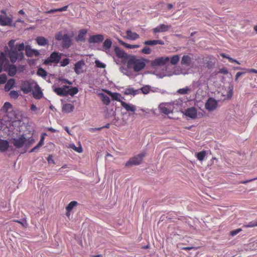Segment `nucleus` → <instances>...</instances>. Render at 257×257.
Here are the masks:
<instances>
[{"instance_id": "obj_1", "label": "nucleus", "mask_w": 257, "mask_h": 257, "mask_svg": "<svg viewBox=\"0 0 257 257\" xmlns=\"http://www.w3.org/2000/svg\"><path fill=\"white\" fill-rule=\"evenodd\" d=\"M148 61V60L144 58L131 56L128 59L127 67L129 69H133L135 72H138L145 68Z\"/></svg>"}, {"instance_id": "obj_2", "label": "nucleus", "mask_w": 257, "mask_h": 257, "mask_svg": "<svg viewBox=\"0 0 257 257\" xmlns=\"http://www.w3.org/2000/svg\"><path fill=\"white\" fill-rule=\"evenodd\" d=\"M15 40H11L8 43L11 50L9 53V57L12 63H15L17 60L22 61L24 58L23 52H18L17 49L14 48Z\"/></svg>"}, {"instance_id": "obj_3", "label": "nucleus", "mask_w": 257, "mask_h": 257, "mask_svg": "<svg viewBox=\"0 0 257 257\" xmlns=\"http://www.w3.org/2000/svg\"><path fill=\"white\" fill-rule=\"evenodd\" d=\"M55 38L57 41H62V46L64 48H69L72 45V39L67 34L63 35L59 32L55 34Z\"/></svg>"}, {"instance_id": "obj_4", "label": "nucleus", "mask_w": 257, "mask_h": 257, "mask_svg": "<svg viewBox=\"0 0 257 257\" xmlns=\"http://www.w3.org/2000/svg\"><path fill=\"white\" fill-rule=\"evenodd\" d=\"M62 55V53L56 51L53 52L51 54L49 58L45 60L44 64L46 65L52 63L58 64L60 62Z\"/></svg>"}, {"instance_id": "obj_5", "label": "nucleus", "mask_w": 257, "mask_h": 257, "mask_svg": "<svg viewBox=\"0 0 257 257\" xmlns=\"http://www.w3.org/2000/svg\"><path fill=\"white\" fill-rule=\"evenodd\" d=\"M11 143L17 149L22 148L26 142V138L24 135H20L15 138H12Z\"/></svg>"}, {"instance_id": "obj_6", "label": "nucleus", "mask_w": 257, "mask_h": 257, "mask_svg": "<svg viewBox=\"0 0 257 257\" xmlns=\"http://www.w3.org/2000/svg\"><path fill=\"white\" fill-rule=\"evenodd\" d=\"M145 153H141L138 155L131 158L129 161L125 163V166L128 167L140 164L142 163L143 158L145 157Z\"/></svg>"}, {"instance_id": "obj_7", "label": "nucleus", "mask_w": 257, "mask_h": 257, "mask_svg": "<svg viewBox=\"0 0 257 257\" xmlns=\"http://www.w3.org/2000/svg\"><path fill=\"white\" fill-rule=\"evenodd\" d=\"M217 105V101L213 98L210 97L205 103V107L208 111H212L216 108Z\"/></svg>"}, {"instance_id": "obj_8", "label": "nucleus", "mask_w": 257, "mask_h": 257, "mask_svg": "<svg viewBox=\"0 0 257 257\" xmlns=\"http://www.w3.org/2000/svg\"><path fill=\"white\" fill-rule=\"evenodd\" d=\"M170 60L169 57H161L155 59L151 62L152 66H161L165 65Z\"/></svg>"}, {"instance_id": "obj_9", "label": "nucleus", "mask_w": 257, "mask_h": 257, "mask_svg": "<svg viewBox=\"0 0 257 257\" xmlns=\"http://www.w3.org/2000/svg\"><path fill=\"white\" fill-rule=\"evenodd\" d=\"M69 87L67 85H63L61 87H56L53 89V91L58 95L61 96L67 95V89Z\"/></svg>"}, {"instance_id": "obj_10", "label": "nucleus", "mask_w": 257, "mask_h": 257, "mask_svg": "<svg viewBox=\"0 0 257 257\" xmlns=\"http://www.w3.org/2000/svg\"><path fill=\"white\" fill-rule=\"evenodd\" d=\"M104 36L101 34H96L90 36L88 39L89 43H99L104 40Z\"/></svg>"}, {"instance_id": "obj_11", "label": "nucleus", "mask_w": 257, "mask_h": 257, "mask_svg": "<svg viewBox=\"0 0 257 257\" xmlns=\"http://www.w3.org/2000/svg\"><path fill=\"white\" fill-rule=\"evenodd\" d=\"M32 89L31 83L29 81H24L21 85V90L25 94L30 93Z\"/></svg>"}, {"instance_id": "obj_12", "label": "nucleus", "mask_w": 257, "mask_h": 257, "mask_svg": "<svg viewBox=\"0 0 257 257\" xmlns=\"http://www.w3.org/2000/svg\"><path fill=\"white\" fill-rule=\"evenodd\" d=\"M171 26L170 25H166L165 24H161L157 27L153 29V32L154 34H157L161 32H165L170 29Z\"/></svg>"}, {"instance_id": "obj_13", "label": "nucleus", "mask_w": 257, "mask_h": 257, "mask_svg": "<svg viewBox=\"0 0 257 257\" xmlns=\"http://www.w3.org/2000/svg\"><path fill=\"white\" fill-rule=\"evenodd\" d=\"M85 65L84 61L82 60L77 62L74 64V70L77 74L83 73V67Z\"/></svg>"}, {"instance_id": "obj_14", "label": "nucleus", "mask_w": 257, "mask_h": 257, "mask_svg": "<svg viewBox=\"0 0 257 257\" xmlns=\"http://www.w3.org/2000/svg\"><path fill=\"white\" fill-rule=\"evenodd\" d=\"M26 54L28 57H31L33 56H38L40 55L39 51L35 49H32L30 46L27 45L25 47Z\"/></svg>"}, {"instance_id": "obj_15", "label": "nucleus", "mask_w": 257, "mask_h": 257, "mask_svg": "<svg viewBox=\"0 0 257 257\" xmlns=\"http://www.w3.org/2000/svg\"><path fill=\"white\" fill-rule=\"evenodd\" d=\"M12 19L9 17L0 15V25L2 26H11Z\"/></svg>"}, {"instance_id": "obj_16", "label": "nucleus", "mask_w": 257, "mask_h": 257, "mask_svg": "<svg viewBox=\"0 0 257 257\" xmlns=\"http://www.w3.org/2000/svg\"><path fill=\"white\" fill-rule=\"evenodd\" d=\"M114 52L116 56L119 58L126 59L127 58V55L121 48L115 47L114 48Z\"/></svg>"}, {"instance_id": "obj_17", "label": "nucleus", "mask_w": 257, "mask_h": 257, "mask_svg": "<svg viewBox=\"0 0 257 257\" xmlns=\"http://www.w3.org/2000/svg\"><path fill=\"white\" fill-rule=\"evenodd\" d=\"M192 62V58L188 55H184L181 59V64L182 66L189 67L190 66Z\"/></svg>"}, {"instance_id": "obj_18", "label": "nucleus", "mask_w": 257, "mask_h": 257, "mask_svg": "<svg viewBox=\"0 0 257 257\" xmlns=\"http://www.w3.org/2000/svg\"><path fill=\"white\" fill-rule=\"evenodd\" d=\"M33 97L35 99H39L43 95V93L41 90V88L38 84H36L34 87V90L33 91Z\"/></svg>"}, {"instance_id": "obj_19", "label": "nucleus", "mask_w": 257, "mask_h": 257, "mask_svg": "<svg viewBox=\"0 0 257 257\" xmlns=\"http://www.w3.org/2000/svg\"><path fill=\"white\" fill-rule=\"evenodd\" d=\"M87 32L88 31L86 29L80 30L79 31L78 36L76 38V41L77 42H84L85 40V36L87 33Z\"/></svg>"}, {"instance_id": "obj_20", "label": "nucleus", "mask_w": 257, "mask_h": 257, "mask_svg": "<svg viewBox=\"0 0 257 257\" xmlns=\"http://www.w3.org/2000/svg\"><path fill=\"white\" fill-rule=\"evenodd\" d=\"M105 92L111 97L112 99L113 100H116L117 101H119L121 103V101H122L121 100V98H123V97L121 96V94L120 93L114 92L112 93L111 91L109 90H106Z\"/></svg>"}, {"instance_id": "obj_21", "label": "nucleus", "mask_w": 257, "mask_h": 257, "mask_svg": "<svg viewBox=\"0 0 257 257\" xmlns=\"http://www.w3.org/2000/svg\"><path fill=\"white\" fill-rule=\"evenodd\" d=\"M144 44L146 46H153L156 45H164V42L162 40H148L144 42Z\"/></svg>"}, {"instance_id": "obj_22", "label": "nucleus", "mask_w": 257, "mask_h": 257, "mask_svg": "<svg viewBox=\"0 0 257 257\" xmlns=\"http://www.w3.org/2000/svg\"><path fill=\"white\" fill-rule=\"evenodd\" d=\"M9 147V142L7 140L0 139V152H6Z\"/></svg>"}, {"instance_id": "obj_23", "label": "nucleus", "mask_w": 257, "mask_h": 257, "mask_svg": "<svg viewBox=\"0 0 257 257\" xmlns=\"http://www.w3.org/2000/svg\"><path fill=\"white\" fill-rule=\"evenodd\" d=\"M185 115L191 118H194L197 116V111L194 107L188 108L185 112Z\"/></svg>"}, {"instance_id": "obj_24", "label": "nucleus", "mask_w": 257, "mask_h": 257, "mask_svg": "<svg viewBox=\"0 0 257 257\" xmlns=\"http://www.w3.org/2000/svg\"><path fill=\"white\" fill-rule=\"evenodd\" d=\"M126 36L125 38L131 40H135L139 38L140 36L137 33H133L132 31L128 30L126 32Z\"/></svg>"}, {"instance_id": "obj_25", "label": "nucleus", "mask_w": 257, "mask_h": 257, "mask_svg": "<svg viewBox=\"0 0 257 257\" xmlns=\"http://www.w3.org/2000/svg\"><path fill=\"white\" fill-rule=\"evenodd\" d=\"M74 109V106L73 105L70 103L64 104L62 108L63 112L65 113H70L72 112Z\"/></svg>"}, {"instance_id": "obj_26", "label": "nucleus", "mask_w": 257, "mask_h": 257, "mask_svg": "<svg viewBox=\"0 0 257 257\" xmlns=\"http://www.w3.org/2000/svg\"><path fill=\"white\" fill-rule=\"evenodd\" d=\"M121 105L123 108L128 111L134 112L136 109L135 105L127 103L124 101H121Z\"/></svg>"}, {"instance_id": "obj_27", "label": "nucleus", "mask_w": 257, "mask_h": 257, "mask_svg": "<svg viewBox=\"0 0 257 257\" xmlns=\"http://www.w3.org/2000/svg\"><path fill=\"white\" fill-rule=\"evenodd\" d=\"M36 40L40 46H44L48 44V41L43 37H38L36 38Z\"/></svg>"}, {"instance_id": "obj_28", "label": "nucleus", "mask_w": 257, "mask_h": 257, "mask_svg": "<svg viewBox=\"0 0 257 257\" xmlns=\"http://www.w3.org/2000/svg\"><path fill=\"white\" fill-rule=\"evenodd\" d=\"M112 46V41L110 39H106L103 43V48L104 51L106 52Z\"/></svg>"}, {"instance_id": "obj_29", "label": "nucleus", "mask_w": 257, "mask_h": 257, "mask_svg": "<svg viewBox=\"0 0 257 257\" xmlns=\"http://www.w3.org/2000/svg\"><path fill=\"white\" fill-rule=\"evenodd\" d=\"M15 83L14 79H11L8 80L5 86V89L6 91H9L14 85Z\"/></svg>"}, {"instance_id": "obj_30", "label": "nucleus", "mask_w": 257, "mask_h": 257, "mask_svg": "<svg viewBox=\"0 0 257 257\" xmlns=\"http://www.w3.org/2000/svg\"><path fill=\"white\" fill-rule=\"evenodd\" d=\"M159 108L162 113L165 114H169L172 111L169 108H168L166 104H161L159 106Z\"/></svg>"}, {"instance_id": "obj_31", "label": "nucleus", "mask_w": 257, "mask_h": 257, "mask_svg": "<svg viewBox=\"0 0 257 257\" xmlns=\"http://www.w3.org/2000/svg\"><path fill=\"white\" fill-rule=\"evenodd\" d=\"M100 95L101 100L104 104L108 105L110 104V99L108 96L104 94L103 93L100 94Z\"/></svg>"}, {"instance_id": "obj_32", "label": "nucleus", "mask_w": 257, "mask_h": 257, "mask_svg": "<svg viewBox=\"0 0 257 257\" xmlns=\"http://www.w3.org/2000/svg\"><path fill=\"white\" fill-rule=\"evenodd\" d=\"M180 58V56L179 55L173 56L169 60L170 61V63L172 65H176L179 61Z\"/></svg>"}, {"instance_id": "obj_33", "label": "nucleus", "mask_w": 257, "mask_h": 257, "mask_svg": "<svg viewBox=\"0 0 257 257\" xmlns=\"http://www.w3.org/2000/svg\"><path fill=\"white\" fill-rule=\"evenodd\" d=\"M191 89L190 87L186 86L185 88H180L177 90V92L182 95L187 94L189 93Z\"/></svg>"}, {"instance_id": "obj_34", "label": "nucleus", "mask_w": 257, "mask_h": 257, "mask_svg": "<svg viewBox=\"0 0 257 257\" xmlns=\"http://www.w3.org/2000/svg\"><path fill=\"white\" fill-rule=\"evenodd\" d=\"M68 7V6H65L61 8L51 9V10L48 11L47 13L50 14V13H54L57 12L66 11L67 10Z\"/></svg>"}, {"instance_id": "obj_35", "label": "nucleus", "mask_w": 257, "mask_h": 257, "mask_svg": "<svg viewBox=\"0 0 257 257\" xmlns=\"http://www.w3.org/2000/svg\"><path fill=\"white\" fill-rule=\"evenodd\" d=\"M37 74L43 78H45L47 75V72L43 68H39L37 70Z\"/></svg>"}, {"instance_id": "obj_36", "label": "nucleus", "mask_w": 257, "mask_h": 257, "mask_svg": "<svg viewBox=\"0 0 257 257\" xmlns=\"http://www.w3.org/2000/svg\"><path fill=\"white\" fill-rule=\"evenodd\" d=\"M67 95L73 96L78 92V89L76 87H72L71 88H68L67 89Z\"/></svg>"}, {"instance_id": "obj_37", "label": "nucleus", "mask_w": 257, "mask_h": 257, "mask_svg": "<svg viewBox=\"0 0 257 257\" xmlns=\"http://www.w3.org/2000/svg\"><path fill=\"white\" fill-rule=\"evenodd\" d=\"M220 56L221 57H222L223 58H226L227 59L229 62H234V63H235L238 65H239L240 63L238 61H237L235 59H234L232 58H231L230 57H229L228 55H226L224 53H221L220 54Z\"/></svg>"}, {"instance_id": "obj_38", "label": "nucleus", "mask_w": 257, "mask_h": 257, "mask_svg": "<svg viewBox=\"0 0 257 257\" xmlns=\"http://www.w3.org/2000/svg\"><path fill=\"white\" fill-rule=\"evenodd\" d=\"M77 204L78 203L75 201L70 202L66 207L67 212H70Z\"/></svg>"}, {"instance_id": "obj_39", "label": "nucleus", "mask_w": 257, "mask_h": 257, "mask_svg": "<svg viewBox=\"0 0 257 257\" xmlns=\"http://www.w3.org/2000/svg\"><path fill=\"white\" fill-rule=\"evenodd\" d=\"M206 152L204 151H201L198 153L196 155V157L198 160L202 161L204 159L206 156Z\"/></svg>"}, {"instance_id": "obj_40", "label": "nucleus", "mask_w": 257, "mask_h": 257, "mask_svg": "<svg viewBox=\"0 0 257 257\" xmlns=\"http://www.w3.org/2000/svg\"><path fill=\"white\" fill-rule=\"evenodd\" d=\"M121 44L125 48L128 49L138 48L140 47L139 45H131L123 42H122Z\"/></svg>"}, {"instance_id": "obj_41", "label": "nucleus", "mask_w": 257, "mask_h": 257, "mask_svg": "<svg viewBox=\"0 0 257 257\" xmlns=\"http://www.w3.org/2000/svg\"><path fill=\"white\" fill-rule=\"evenodd\" d=\"M124 94L125 95H136V91L133 88H126L124 91Z\"/></svg>"}, {"instance_id": "obj_42", "label": "nucleus", "mask_w": 257, "mask_h": 257, "mask_svg": "<svg viewBox=\"0 0 257 257\" xmlns=\"http://www.w3.org/2000/svg\"><path fill=\"white\" fill-rule=\"evenodd\" d=\"M141 90L143 93L147 94L149 93L151 90V87L149 85H146L145 86L142 87Z\"/></svg>"}, {"instance_id": "obj_43", "label": "nucleus", "mask_w": 257, "mask_h": 257, "mask_svg": "<svg viewBox=\"0 0 257 257\" xmlns=\"http://www.w3.org/2000/svg\"><path fill=\"white\" fill-rule=\"evenodd\" d=\"M12 107V104L9 102H6L4 103V104L3 105V109L4 111H7L9 109H10Z\"/></svg>"}, {"instance_id": "obj_44", "label": "nucleus", "mask_w": 257, "mask_h": 257, "mask_svg": "<svg viewBox=\"0 0 257 257\" xmlns=\"http://www.w3.org/2000/svg\"><path fill=\"white\" fill-rule=\"evenodd\" d=\"M141 52L145 54H150L152 51L149 47L146 46L141 50Z\"/></svg>"}, {"instance_id": "obj_45", "label": "nucleus", "mask_w": 257, "mask_h": 257, "mask_svg": "<svg viewBox=\"0 0 257 257\" xmlns=\"http://www.w3.org/2000/svg\"><path fill=\"white\" fill-rule=\"evenodd\" d=\"M10 96L11 98L17 99L19 96L18 92L17 91L12 90L11 91L10 93Z\"/></svg>"}, {"instance_id": "obj_46", "label": "nucleus", "mask_w": 257, "mask_h": 257, "mask_svg": "<svg viewBox=\"0 0 257 257\" xmlns=\"http://www.w3.org/2000/svg\"><path fill=\"white\" fill-rule=\"evenodd\" d=\"M70 62V60L68 58L63 59L61 61H60V65L62 67H65L67 66Z\"/></svg>"}, {"instance_id": "obj_47", "label": "nucleus", "mask_w": 257, "mask_h": 257, "mask_svg": "<svg viewBox=\"0 0 257 257\" xmlns=\"http://www.w3.org/2000/svg\"><path fill=\"white\" fill-rule=\"evenodd\" d=\"M25 45L23 43L17 45L16 47L15 48L17 49L18 52H22V51L24 50L25 49Z\"/></svg>"}, {"instance_id": "obj_48", "label": "nucleus", "mask_w": 257, "mask_h": 257, "mask_svg": "<svg viewBox=\"0 0 257 257\" xmlns=\"http://www.w3.org/2000/svg\"><path fill=\"white\" fill-rule=\"evenodd\" d=\"M255 226H257V221H251L249 222L247 224L244 225V227L246 228L253 227Z\"/></svg>"}, {"instance_id": "obj_49", "label": "nucleus", "mask_w": 257, "mask_h": 257, "mask_svg": "<svg viewBox=\"0 0 257 257\" xmlns=\"http://www.w3.org/2000/svg\"><path fill=\"white\" fill-rule=\"evenodd\" d=\"M71 148L78 153H81L82 152V148L81 146L76 147L74 144L71 145Z\"/></svg>"}, {"instance_id": "obj_50", "label": "nucleus", "mask_w": 257, "mask_h": 257, "mask_svg": "<svg viewBox=\"0 0 257 257\" xmlns=\"http://www.w3.org/2000/svg\"><path fill=\"white\" fill-rule=\"evenodd\" d=\"M95 63L96 66L98 68H104L105 67V65L104 63L100 62L99 60H96Z\"/></svg>"}, {"instance_id": "obj_51", "label": "nucleus", "mask_w": 257, "mask_h": 257, "mask_svg": "<svg viewBox=\"0 0 257 257\" xmlns=\"http://www.w3.org/2000/svg\"><path fill=\"white\" fill-rule=\"evenodd\" d=\"M44 144V142H43V141H40L39 143L37 144V146H36L34 148H33L32 150H31V152H35V150L40 148V147H41L42 145H43Z\"/></svg>"}, {"instance_id": "obj_52", "label": "nucleus", "mask_w": 257, "mask_h": 257, "mask_svg": "<svg viewBox=\"0 0 257 257\" xmlns=\"http://www.w3.org/2000/svg\"><path fill=\"white\" fill-rule=\"evenodd\" d=\"M7 81V76L5 74L0 76V84H4Z\"/></svg>"}, {"instance_id": "obj_53", "label": "nucleus", "mask_w": 257, "mask_h": 257, "mask_svg": "<svg viewBox=\"0 0 257 257\" xmlns=\"http://www.w3.org/2000/svg\"><path fill=\"white\" fill-rule=\"evenodd\" d=\"M10 72L12 73V76L14 75L16 72V67L15 65H11L10 68Z\"/></svg>"}, {"instance_id": "obj_54", "label": "nucleus", "mask_w": 257, "mask_h": 257, "mask_svg": "<svg viewBox=\"0 0 257 257\" xmlns=\"http://www.w3.org/2000/svg\"><path fill=\"white\" fill-rule=\"evenodd\" d=\"M241 231V228H238L235 230H233L230 232V235L231 236H234L238 234L239 232H240Z\"/></svg>"}, {"instance_id": "obj_55", "label": "nucleus", "mask_w": 257, "mask_h": 257, "mask_svg": "<svg viewBox=\"0 0 257 257\" xmlns=\"http://www.w3.org/2000/svg\"><path fill=\"white\" fill-rule=\"evenodd\" d=\"M219 73L223 74H227L228 73V71L226 68H222L219 70Z\"/></svg>"}, {"instance_id": "obj_56", "label": "nucleus", "mask_w": 257, "mask_h": 257, "mask_svg": "<svg viewBox=\"0 0 257 257\" xmlns=\"http://www.w3.org/2000/svg\"><path fill=\"white\" fill-rule=\"evenodd\" d=\"M59 80L60 81H62L64 83H67L68 84L71 85L72 84V82L69 81L68 79H64V78H59Z\"/></svg>"}, {"instance_id": "obj_57", "label": "nucleus", "mask_w": 257, "mask_h": 257, "mask_svg": "<svg viewBox=\"0 0 257 257\" xmlns=\"http://www.w3.org/2000/svg\"><path fill=\"white\" fill-rule=\"evenodd\" d=\"M256 179H257V177L256 178H252V179H250V180H245V181H242L240 182L239 183H241V184H246V183H247L248 182L253 181L255 180Z\"/></svg>"}, {"instance_id": "obj_58", "label": "nucleus", "mask_w": 257, "mask_h": 257, "mask_svg": "<svg viewBox=\"0 0 257 257\" xmlns=\"http://www.w3.org/2000/svg\"><path fill=\"white\" fill-rule=\"evenodd\" d=\"M47 161L49 163H54V161L52 159V156L49 155L47 158Z\"/></svg>"}, {"instance_id": "obj_59", "label": "nucleus", "mask_w": 257, "mask_h": 257, "mask_svg": "<svg viewBox=\"0 0 257 257\" xmlns=\"http://www.w3.org/2000/svg\"><path fill=\"white\" fill-rule=\"evenodd\" d=\"M246 71L249 73H257V70H255L254 69H247Z\"/></svg>"}, {"instance_id": "obj_60", "label": "nucleus", "mask_w": 257, "mask_h": 257, "mask_svg": "<svg viewBox=\"0 0 257 257\" xmlns=\"http://www.w3.org/2000/svg\"><path fill=\"white\" fill-rule=\"evenodd\" d=\"M243 72H238L235 75V80H237L238 78L243 74Z\"/></svg>"}, {"instance_id": "obj_61", "label": "nucleus", "mask_w": 257, "mask_h": 257, "mask_svg": "<svg viewBox=\"0 0 257 257\" xmlns=\"http://www.w3.org/2000/svg\"><path fill=\"white\" fill-rule=\"evenodd\" d=\"M109 126H110V124L109 123H107L105 125L103 126H102L101 127H99V128H95V130H100L102 128H109Z\"/></svg>"}, {"instance_id": "obj_62", "label": "nucleus", "mask_w": 257, "mask_h": 257, "mask_svg": "<svg viewBox=\"0 0 257 257\" xmlns=\"http://www.w3.org/2000/svg\"><path fill=\"white\" fill-rule=\"evenodd\" d=\"M30 109L32 111H36L37 109V108L35 105L32 104L30 106Z\"/></svg>"}, {"instance_id": "obj_63", "label": "nucleus", "mask_w": 257, "mask_h": 257, "mask_svg": "<svg viewBox=\"0 0 257 257\" xmlns=\"http://www.w3.org/2000/svg\"><path fill=\"white\" fill-rule=\"evenodd\" d=\"M46 133H42V135H41V139L40 140L41 141H43V142H44V139H45V137L46 136Z\"/></svg>"}, {"instance_id": "obj_64", "label": "nucleus", "mask_w": 257, "mask_h": 257, "mask_svg": "<svg viewBox=\"0 0 257 257\" xmlns=\"http://www.w3.org/2000/svg\"><path fill=\"white\" fill-rule=\"evenodd\" d=\"M48 130L52 133H55L56 130L52 127H49Z\"/></svg>"}]
</instances>
